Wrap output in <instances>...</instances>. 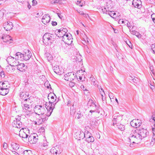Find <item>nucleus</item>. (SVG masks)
Wrapping results in <instances>:
<instances>
[{"mask_svg": "<svg viewBox=\"0 0 155 155\" xmlns=\"http://www.w3.org/2000/svg\"><path fill=\"white\" fill-rule=\"evenodd\" d=\"M69 84L71 87H73L75 85V83L71 82L69 83Z\"/></svg>", "mask_w": 155, "mask_h": 155, "instance_id": "59", "label": "nucleus"}, {"mask_svg": "<svg viewBox=\"0 0 155 155\" xmlns=\"http://www.w3.org/2000/svg\"><path fill=\"white\" fill-rule=\"evenodd\" d=\"M141 4L140 0H133L132 2V5L135 7L139 8L141 7Z\"/></svg>", "mask_w": 155, "mask_h": 155, "instance_id": "17", "label": "nucleus"}, {"mask_svg": "<svg viewBox=\"0 0 155 155\" xmlns=\"http://www.w3.org/2000/svg\"><path fill=\"white\" fill-rule=\"evenodd\" d=\"M11 146L13 149L15 150H17L19 147V145L18 144L15 143H12Z\"/></svg>", "mask_w": 155, "mask_h": 155, "instance_id": "27", "label": "nucleus"}, {"mask_svg": "<svg viewBox=\"0 0 155 155\" xmlns=\"http://www.w3.org/2000/svg\"><path fill=\"white\" fill-rule=\"evenodd\" d=\"M16 66H17V69L20 71H25V69L27 68V66H25L23 63H20L18 64Z\"/></svg>", "mask_w": 155, "mask_h": 155, "instance_id": "14", "label": "nucleus"}, {"mask_svg": "<svg viewBox=\"0 0 155 155\" xmlns=\"http://www.w3.org/2000/svg\"><path fill=\"white\" fill-rule=\"evenodd\" d=\"M1 82H0V87L2 88H6L7 89H8V88L10 87V84H9V83L8 81H5L2 82V84Z\"/></svg>", "mask_w": 155, "mask_h": 155, "instance_id": "16", "label": "nucleus"}, {"mask_svg": "<svg viewBox=\"0 0 155 155\" xmlns=\"http://www.w3.org/2000/svg\"><path fill=\"white\" fill-rule=\"evenodd\" d=\"M15 58L17 59L23 60V54L19 52H17L15 54Z\"/></svg>", "mask_w": 155, "mask_h": 155, "instance_id": "24", "label": "nucleus"}, {"mask_svg": "<svg viewBox=\"0 0 155 155\" xmlns=\"http://www.w3.org/2000/svg\"><path fill=\"white\" fill-rule=\"evenodd\" d=\"M63 30V29H61V28L60 29H59L58 30V32H59L58 35L57 34V36H58V35L59 36H63V35L62 34V31Z\"/></svg>", "mask_w": 155, "mask_h": 155, "instance_id": "43", "label": "nucleus"}, {"mask_svg": "<svg viewBox=\"0 0 155 155\" xmlns=\"http://www.w3.org/2000/svg\"><path fill=\"white\" fill-rule=\"evenodd\" d=\"M81 1H78V2H77V5H79V6L80 7H82V6H83V5L81 4Z\"/></svg>", "mask_w": 155, "mask_h": 155, "instance_id": "61", "label": "nucleus"}, {"mask_svg": "<svg viewBox=\"0 0 155 155\" xmlns=\"http://www.w3.org/2000/svg\"><path fill=\"white\" fill-rule=\"evenodd\" d=\"M84 138H85L86 139H87L89 137H90V136H92L91 134L87 130L85 131L84 132Z\"/></svg>", "mask_w": 155, "mask_h": 155, "instance_id": "28", "label": "nucleus"}, {"mask_svg": "<svg viewBox=\"0 0 155 155\" xmlns=\"http://www.w3.org/2000/svg\"><path fill=\"white\" fill-rule=\"evenodd\" d=\"M90 80L91 81V82L94 85L98 87V82L95 79L93 75H91L90 77Z\"/></svg>", "mask_w": 155, "mask_h": 155, "instance_id": "25", "label": "nucleus"}, {"mask_svg": "<svg viewBox=\"0 0 155 155\" xmlns=\"http://www.w3.org/2000/svg\"><path fill=\"white\" fill-rule=\"evenodd\" d=\"M155 141V138L152 137L151 142H150V144L152 146L153 145Z\"/></svg>", "mask_w": 155, "mask_h": 155, "instance_id": "52", "label": "nucleus"}, {"mask_svg": "<svg viewBox=\"0 0 155 155\" xmlns=\"http://www.w3.org/2000/svg\"><path fill=\"white\" fill-rule=\"evenodd\" d=\"M6 61L11 67L16 66L19 64V62L16 58H15L11 56L8 57Z\"/></svg>", "mask_w": 155, "mask_h": 155, "instance_id": "4", "label": "nucleus"}, {"mask_svg": "<svg viewBox=\"0 0 155 155\" xmlns=\"http://www.w3.org/2000/svg\"><path fill=\"white\" fill-rule=\"evenodd\" d=\"M53 70L54 72L58 74H61V71L59 66L56 65L53 67Z\"/></svg>", "mask_w": 155, "mask_h": 155, "instance_id": "23", "label": "nucleus"}, {"mask_svg": "<svg viewBox=\"0 0 155 155\" xmlns=\"http://www.w3.org/2000/svg\"><path fill=\"white\" fill-rule=\"evenodd\" d=\"M56 38L55 35L50 33H46L43 36V42L46 45H50L54 41Z\"/></svg>", "mask_w": 155, "mask_h": 155, "instance_id": "2", "label": "nucleus"}, {"mask_svg": "<svg viewBox=\"0 0 155 155\" xmlns=\"http://www.w3.org/2000/svg\"><path fill=\"white\" fill-rule=\"evenodd\" d=\"M51 19L50 16L48 15V14H46L44 15L42 19V22L45 25H46L48 23Z\"/></svg>", "mask_w": 155, "mask_h": 155, "instance_id": "13", "label": "nucleus"}, {"mask_svg": "<svg viewBox=\"0 0 155 155\" xmlns=\"http://www.w3.org/2000/svg\"><path fill=\"white\" fill-rule=\"evenodd\" d=\"M36 137H38V136L36 134H31L28 138V142L31 144L35 143L38 140Z\"/></svg>", "mask_w": 155, "mask_h": 155, "instance_id": "8", "label": "nucleus"}, {"mask_svg": "<svg viewBox=\"0 0 155 155\" xmlns=\"http://www.w3.org/2000/svg\"><path fill=\"white\" fill-rule=\"evenodd\" d=\"M148 135V132L142 128H136L132 130L128 138V141L131 143L138 144L142 139Z\"/></svg>", "mask_w": 155, "mask_h": 155, "instance_id": "1", "label": "nucleus"}, {"mask_svg": "<svg viewBox=\"0 0 155 155\" xmlns=\"http://www.w3.org/2000/svg\"><path fill=\"white\" fill-rule=\"evenodd\" d=\"M118 128L121 131L124 130L125 129L124 126L120 124H118L117 125Z\"/></svg>", "mask_w": 155, "mask_h": 155, "instance_id": "35", "label": "nucleus"}, {"mask_svg": "<svg viewBox=\"0 0 155 155\" xmlns=\"http://www.w3.org/2000/svg\"><path fill=\"white\" fill-rule=\"evenodd\" d=\"M27 5L28 8L30 9L31 6V5H30V4L29 3V2L28 1V2H26V5Z\"/></svg>", "mask_w": 155, "mask_h": 155, "instance_id": "55", "label": "nucleus"}, {"mask_svg": "<svg viewBox=\"0 0 155 155\" xmlns=\"http://www.w3.org/2000/svg\"><path fill=\"white\" fill-rule=\"evenodd\" d=\"M31 103V100L29 98V97H27V98H26L25 100L24 101L23 103H28L29 104V103Z\"/></svg>", "mask_w": 155, "mask_h": 155, "instance_id": "39", "label": "nucleus"}, {"mask_svg": "<svg viewBox=\"0 0 155 155\" xmlns=\"http://www.w3.org/2000/svg\"><path fill=\"white\" fill-rule=\"evenodd\" d=\"M90 102H91V103H92V104L91 105H90V106L91 107H93V109H94V110H97V108H98V107H97V106L94 103V102H93V101L92 100H91V101L89 100V103L88 104V106L89 105V104Z\"/></svg>", "mask_w": 155, "mask_h": 155, "instance_id": "29", "label": "nucleus"}, {"mask_svg": "<svg viewBox=\"0 0 155 155\" xmlns=\"http://www.w3.org/2000/svg\"><path fill=\"white\" fill-rule=\"evenodd\" d=\"M68 45L65 43L63 44L61 47L60 48L61 50L65 52H67L69 48Z\"/></svg>", "mask_w": 155, "mask_h": 155, "instance_id": "20", "label": "nucleus"}, {"mask_svg": "<svg viewBox=\"0 0 155 155\" xmlns=\"http://www.w3.org/2000/svg\"><path fill=\"white\" fill-rule=\"evenodd\" d=\"M81 88L83 90H86V89L84 87V85H82L81 86Z\"/></svg>", "mask_w": 155, "mask_h": 155, "instance_id": "64", "label": "nucleus"}, {"mask_svg": "<svg viewBox=\"0 0 155 155\" xmlns=\"http://www.w3.org/2000/svg\"><path fill=\"white\" fill-rule=\"evenodd\" d=\"M64 79L67 81H70L69 78L67 76H65V75L64 76Z\"/></svg>", "mask_w": 155, "mask_h": 155, "instance_id": "62", "label": "nucleus"}, {"mask_svg": "<svg viewBox=\"0 0 155 155\" xmlns=\"http://www.w3.org/2000/svg\"><path fill=\"white\" fill-rule=\"evenodd\" d=\"M136 121L137 120H133L131 121L130 122V124L131 126L133 127H135L136 128L138 127Z\"/></svg>", "mask_w": 155, "mask_h": 155, "instance_id": "31", "label": "nucleus"}, {"mask_svg": "<svg viewBox=\"0 0 155 155\" xmlns=\"http://www.w3.org/2000/svg\"><path fill=\"white\" fill-rule=\"evenodd\" d=\"M63 36H58V37L59 38L62 37L63 41L65 43L68 44H71L72 42V39L71 37V35L70 34L69 35L68 34H63Z\"/></svg>", "mask_w": 155, "mask_h": 155, "instance_id": "5", "label": "nucleus"}, {"mask_svg": "<svg viewBox=\"0 0 155 155\" xmlns=\"http://www.w3.org/2000/svg\"><path fill=\"white\" fill-rule=\"evenodd\" d=\"M107 12V11H106V12L105 13L106 14H108L111 17H112V16H113V13H112V12L110 11L109 12H108V13Z\"/></svg>", "mask_w": 155, "mask_h": 155, "instance_id": "54", "label": "nucleus"}, {"mask_svg": "<svg viewBox=\"0 0 155 155\" xmlns=\"http://www.w3.org/2000/svg\"><path fill=\"white\" fill-rule=\"evenodd\" d=\"M76 112L75 109H72V108H71V115L74 114Z\"/></svg>", "mask_w": 155, "mask_h": 155, "instance_id": "47", "label": "nucleus"}, {"mask_svg": "<svg viewBox=\"0 0 155 155\" xmlns=\"http://www.w3.org/2000/svg\"><path fill=\"white\" fill-rule=\"evenodd\" d=\"M24 155H33L31 151L30 150H26L23 152Z\"/></svg>", "mask_w": 155, "mask_h": 155, "instance_id": "33", "label": "nucleus"}, {"mask_svg": "<svg viewBox=\"0 0 155 155\" xmlns=\"http://www.w3.org/2000/svg\"><path fill=\"white\" fill-rule=\"evenodd\" d=\"M12 125L14 127L20 128L22 127V123L20 121L19 119H15L12 123Z\"/></svg>", "mask_w": 155, "mask_h": 155, "instance_id": "11", "label": "nucleus"}, {"mask_svg": "<svg viewBox=\"0 0 155 155\" xmlns=\"http://www.w3.org/2000/svg\"><path fill=\"white\" fill-rule=\"evenodd\" d=\"M83 116V115L81 113V112H80V111H79L77 113L75 117L77 118V119H78L81 117Z\"/></svg>", "mask_w": 155, "mask_h": 155, "instance_id": "40", "label": "nucleus"}, {"mask_svg": "<svg viewBox=\"0 0 155 155\" xmlns=\"http://www.w3.org/2000/svg\"><path fill=\"white\" fill-rule=\"evenodd\" d=\"M32 5H35L37 4V2L36 0H33L32 1Z\"/></svg>", "mask_w": 155, "mask_h": 155, "instance_id": "56", "label": "nucleus"}, {"mask_svg": "<svg viewBox=\"0 0 155 155\" xmlns=\"http://www.w3.org/2000/svg\"><path fill=\"white\" fill-rule=\"evenodd\" d=\"M151 48L153 53L155 54V44H152L151 46Z\"/></svg>", "mask_w": 155, "mask_h": 155, "instance_id": "46", "label": "nucleus"}, {"mask_svg": "<svg viewBox=\"0 0 155 155\" xmlns=\"http://www.w3.org/2000/svg\"><path fill=\"white\" fill-rule=\"evenodd\" d=\"M76 60L77 62H81L82 59L81 58V57L80 56H77L76 58Z\"/></svg>", "mask_w": 155, "mask_h": 155, "instance_id": "44", "label": "nucleus"}, {"mask_svg": "<svg viewBox=\"0 0 155 155\" xmlns=\"http://www.w3.org/2000/svg\"><path fill=\"white\" fill-rule=\"evenodd\" d=\"M6 69L7 71L9 72H11L14 71L12 67H11V69H10L9 67L8 66L7 67Z\"/></svg>", "mask_w": 155, "mask_h": 155, "instance_id": "42", "label": "nucleus"}, {"mask_svg": "<svg viewBox=\"0 0 155 155\" xmlns=\"http://www.w3.org/2000/svg\"><path fill=\"white\" fill-rule=\"evenodd\" d=\"M51 99L52 100V101H49V102L51 104V106H54V105L56 104V103H55V104H53L52 103H53L54 102H55L56 100V99H54V97L52 96H51Z\"/></svg>", "mask_w": 155, "mask_h": 155, "instance_id": "34", "label": "nucleus"}, {"mask_svg": "<svg viewBox=\"0 0 155 155\" xmlns=\"http://www.w3.org/2000/svg\"><path fill=\"white\" fill-rule=\"evenodd\" d=\"M57 147H52L50 150L51 152L54 154L55 153L56 155H57L58 154L59 155L61 153V150H56V149H58Z\"/></svg>", "mask_w": 155, "mask_h": 155, "instance_id": "21", "label": "nucleus"}, {"mask_svg": "<svg viewBox=\"0 0 155 155\" xmlns=\"http://www.w3.org/2000/svg\"><path fill=\"white\" fill-rule=\"evenodd\" d=\"M79 13L81 15H83V16L84 17H87V16H88V14H84V12L82 11H81L79 12Z\"/></svg>", "mask_w": 155, "mask_h": 155, "instance_id": "45", "label": "nucleus"}, {"mask_svg": "<svg viewBox=\"0 0 155 155\" xmlns=\"http://www.w3.org/2000/svg\"><path fill=\"white\" fill-rule=\"evenodd\" d=\"M151 17L153 21L155 24V14H152L151 15Z\"/></svg>", "mask_w": 155, "mask_h": 155, "instance_id": "51", "label": "nucleus"}, {"mask_svg": "<svg viewBox=\"0 0 155 155\" xmlns=\"http://www.w3.org/2000/svg\"><path fill=\"white\" fill-rule=\"evenodd\" d=\"M71 75H72V72H69L66 74H65V76H67L69 78Z\"/></svg>", "mask_w": 155, "mask_h": 155, "instance_id": "50", "label": "nucleus"}, {"mask_svg": "<svg viewBox=\"0 0 155 155\" xmlns=\"http://www.w3.org/2000/svg\"><path fill=\"white\" fill-rule=\"evenodd\" d=\"M99 91L101 92L100 94H101V96H102V99L103 101H104L105 100V97L104 96L105 94H104V95L103 94L101 93V91L100 90V88H99Z\"/></svg>", "mask_w": 155, "mask_h": 155, "instance_id": "49", "label": "nucleus"}, {"mask_svg": "<svg viewBox=\"0 0 155 155\" xmlns=\"http://www.w3.org/2000/svg\"><path fill=\"white\" fill-rule=\"evenodd\" d=\"M76 74L73 72H72V75L69 78L71 81H73L76 77Z\"/></svg>", "mask_w": 155, "mask_h": 155, "instance_id": "37", "label": "nucleus"}, {"mask_svg": "<svg viewBox=\"0 0 155 155\" xmlns=\"http://www.w3.org/2000/svg\"><path fill=\"white\" fill-rule=\"evenodd\" d=\"M23 54V60L25 61L29 60L31 56V53L28 50H27Z\"/></svg>", "mask_w": 155, "mask_h": 155, "instance_id": "10", "label": "nucleus"}, {"mask_svg": "<svg viewBox=\"0 0 155 155\" xmlns=\"http://www.w3.org/2000/svg\"><path fill=\"white\" fill-rule=\"evenodd\" d=\"M0 75L2 78H4L5 76V74L2 69H0Z\"/></svg>", "mask_w": 155, "mask_h": 155, "instance_id": "41", "label": "nucleus"}, {"mask_svg": "<svg viewBox=\"0 0 155 155\" xmlns=\"http://www.w3.org/2000/svg\"><path fill=\"white\" fill-rule=\"evenodd\" d=\"M54 108V106H52V107L48 106L47 107H46L48 112L47 114H45V116L48 117H48H49L51 115Z\"/></svg>", "mask_w": 155, "mask_h": 155, "instance_id": "18", "label": "nucleus"}, {"mask_svg": "<svg viewBox=\"0 0 155 155\" xmlns=\"http://www.w3.org/2000/svg\"><path fill=\"white\" fill-rule=\"evenodd\" d=\"M135 77H132L131 76H130L129 79L130 80H132L134 82H135V81H136V79H135Z\"/></svg>", "mask_w": 155, "mask_h": 155, "instance_id": "53", "label": "nucleus"}, {"mask_svg": "<svg viewBox=\"0 0 155 155\" xmlns=\"http://www.w3.org/2000/svg\"><path fill=\"white\" fill-rule=\"evenodd\" d=\"M35 113L37 114L43 115L45 111V109L44 107L40 105L35 106L34 109Z\"/></svg>", "mask_w": 155, "mask_h": 155, "instance_id": "6", "label": "nucleus"}, {"mask_svg": "<svg viewBox=\"0 0 155 155\" xmlns=\"http://www.w3.org/2000/svg\"><path fill=\"white\" fill-rule=\"evenodd\" d=\"M0 41L2 44L6 43L9 44L12 43L13 40L12 38L9 35L6 34H2L0 35Z\"/></svg>", "mask_w": 155, "mask_h": 155, "instance_id": "3", "label": "nucleus"}, {"mask_svg": "<svg viewBox=\"0 0 155 155\" xmlns=\"http://www.w3.org/2000/svg\"><path fill=\"white\" fill-rule=\"evenodd\" d=\"M131 33L133 35H135L138 38H140L141 37V35L138 32L135 31H131Z\"/></svg>", "mask_w": 155, "mask_h": 155, "instance_id": "30", "label": "nucleus"}, {"mask_svg": "<svg viewBox=\"0 0 155 155\" xmlns=\"http://www.w3.org/2000/svg\"><path fill=\"white\" fill-rule=\"evenodd\" d=\"M29 97L28 93L27 92H21L20 93V98L22 100H25L26 98H27V97Z\"/></svg>", "mask_w": 155, "mask_h": 155, "instance_id": "19", "label": "nucleus"}, {"mask_svg": "<svg viewBox=\"0 0 155 155\" xmlns=\"http://www.w3.org/2000/svg\"><path fill=\"white\" fill-rule=\"evenodd\" d=\"M3 147L5 149L7 148V143H4L3 144Z\"/></svg>", "mask_w": 155, "mask_h": 155, "instance_id": "57", "label": "nucleus"}, {"mask_svg": "<svg viewBox=\"0 0 155 155\" xmlns=\"http://www.w3.org/2000/svg\"><path fill=\"white\" fill-rule=\"evenodd\" d=\"M57 15L60 18V19H62L63 16H62V15H61V14H60L59 13H57Z\"/></svg>", "mask_w": 155, "mask_h": 155, "instance_id": "63", "label": "nucleus"}, {"mask_svg": "<svg viewBox=\"0 0 155 155\" xmlns=\"http://www.w3.org/2000/svg\"><path fill=\"white\" fill-rule=\"evenodd\" d=\"M9 89H7L6 88H0V94L2 95H5L8 93Z\"/></svg>", "mask_w": 155, "mask_h": 155, "instance_id": "22", "label": "nucleus"}, {"mask_svg": "<svg viewBox=\"0 0 155 155\" xmlns=\"http://www.w3.org/2000/svg\"><path fill=\"white\" fill-rule=\"evenodd\" d=\"M29 130L28 128H22L19 131V136L22 138H26L28 137L27 133H29Z\"/></svg>", "mask_w": 155, "mask_h": 155, "instance_id": "7", "label": "nucleus"}, {"mask_svg": "<svg viewBox=\"0 0 155 155\" xmlns=\"http://www.w3.org/2000/svg\"><path fill=\"white\" fill-rule=\"evenodd\" d=\"M94 138L92 135L90 136V137H89L87 139H86V141L88 143L93 142L94 141Z\"/></svg>", "mask_w": 155, "mask_h": 155, "instance_id": "36", "label": "nucleus"}, {"mask_svg": "<svg viewBox=\"0 0 155 155\" xmlns=\"http://www.w3.org/2000/svg\"><path fill=\"white\" fill-rule=\"evenodd\" d=\"M3 26L4 29L6 31H10L13 27V23L10 21H7L3 24Z\"/></svg>", "mask_w": 155, "mask_h": 155, "instance_id": "9", "label": "nucleus"}, {"mask_svg": "<svg viewBox=\"0 0 155 155\" xmlns=\"http://www.w3.org/2000/svg\"><path fill=\"white\" fill-rule=\"evenodd\" d=\"M5 12V10L3 9L0 10V19L3 18Z\"/></svg>", "mask_w": 155, "mask_h": 155, "instance_id": "38", "label": "nucleus"}, {"mask_svg": "<svg viewBox=\"0 0 155 155\" xmlns=\"http://www.w3.org/2000/svg\"><path fill=\"white\" fill-rule=\"evenodd\" d=\"M48 119V117L43 116L42 117H39L37 119V121L36 122L35 124H36L39 125L42 124L43 123L45 122Z\"/></svg>", "mask_w": 155, "mask_h": 155, "instance_id": "12", "label": "nucleus"}, {"mask_svg": "<svg viewBox=\"0 0 155 155\" xmlns=\"http://www.w3.org/2000/svg\"><path fill=\"white\" fill-rule=\"evenodd\" d=\"M122 119V117L121 116L117 115L114 116L113 120V125L114 126L115 124L120 122Z\"/></svg>", "mask_w": 155, "mask_h": 155, "instance_id": "15", "label": "nucleus"}, {"mask_svg": "<svg viewBox=\"0 0 155 155\" xmlns=\"http://www.w3.org/2000/svg\"><path fill=\"white\" fill-rule=\"evenodd\" d=\"M78 137L80 139H78V137L77 138V139H78V140H80V139H83L84 138V132H83L81 131L80 133H78Z\"/></svg>", "mask_w": 155, "mask_h": 155, "instance_id": "32", "label": "nucleus"}, {"mask_svg": "<svg viewBox=\"0 0 155 155\" xmlns=\"http://www.w3.org/2000/svg\"><path fill=\"white\" fill-rule=\"evenodd\" d=\"M51 24L53 26H54L57 25V23L56 21H52Z\"/></svg>", "mask_w": 155, "mask_h": 155, "instance_id": "60", "label": "nucleus"}, {"mask_svg": "<svg viewBox=\"0 0 155 155\" xmlns=\"http://www.w3.org/2000/svg\"><path fill=\"white\" fill-rule=\"evenodd\" d=\"M137 121L138 122V123H137V127H139L140 126L141 124V123L140 122V121H139L138 120H137Z\"/></svg>", "mask_w": 155, "mask_h": 155, "instance_id": "58", "label": "nucleus"}, {"mask_svg": "<svg viewBox=\"0 0 155 155\" xmlns=\"http://www.w3.org/2000/svg\"><path fill=\"white\" fill-rule=\"evenodd\" d=\"M150 71L152 72L153 74L154 75H155V72L154 71L153 66H150Z\"/></svg>", "mask_w": 155, "mask_h": 155, "instance_id": "48", "label": "nucleus"}, {"mask_svg": "<svg viewBox=\"0 0 155 155\" xmlns=\"http://www.w3.org/2000/svg\"><path fill=\"white\" fill-rule=\"evenodd\" d=\"M23 108L25 110H28L29 112H30L31 110L29 107V104L28 103H24L23 105H22Z\"/></svg>", "mask_w": 155, "mask_h": 155, "instance_id": "26", "label": "nucleus"}]
</instances>
